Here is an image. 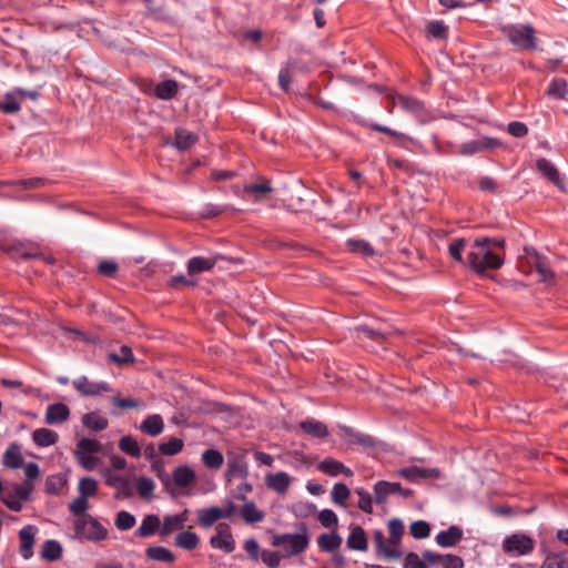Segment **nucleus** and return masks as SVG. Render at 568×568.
I'll use <instances>...</instances> for the list:
<instances>
[{"label": "nucleus", "mask_w": 568, "mask_h": 568, "mask_svg": "<svg viewBox=\"0 0 568 568\" xmlns=\"http://www.w3.org/2000/svg\"><path fill=\"white\" fill-rule=\"evenodd\" d=\"M89 509V501L84 497H77L72 500V503L69 505V510L71 514L77 516L78 518L88 515L87 510Z\"/></svg>", "instance_id": "obj_52"}, {"label": "nucleus", "mask_w": 568, "mask_h": 568, "mask_svg": "<svg viewBox=\"0 0 568 568\" xmlns=\"http://www.w3.org/2000/svg\"><path fill=\"white\" fill-rule=\"evenodd\" d=\"M70 417V409L65 404L55 403L47 407L44 420L48 425H58L68 420Z\"/></svg>", "instance_id": "obj_16"}, {"label": "nucleus", "mask_w": 568, "mask_h": 568, "mask_svg": "<svg viewBox=\"0 0 568 568\" xmlns=\"http://www.w3.org/2000/svg\"><path fill=\"white\" fill-rule=\"evenodd\" d=\"M138 494L143 499H151L155 489V483L150 477H139L135 483Z\"/></svg>", "instance_id": "obj_37"}, {"label": "nucleus", "mask_w": 568, "mask_h": 568, "mask_svg": "<svg viewBox=\"0 0 568 568\" xmlns=\"http://www.w3.org/2000/svg\"><path fill=\"white\" fill-rule=\"evenodd\" d=\"M139 429L151 437L161 435L164 430V422L161 415H149L141 424Z\"/></svg>", "instance_id": "obj_21"}, {"label": "nucleus", "mask_w": 568, "mask_h": 568, "mask_svg": "<svg viewBox=\"0 0 568 568\" xmlns=\"http://www.w3.org/2000/svg\"><path fill=\"white\" fill-rule=\"evenodd\" d=\"M63 485L64 480L60 475L50 476L45 481V490L50 494H57Z\"/></svg>", "instance_id": "obj_61"}, {"label": "nucleus", "mask_w": 568, "mask_h": 568, "mask_svg": "<svg viewBox=\"0 0 568 568\" xmlns=\"http://www.w3.org/2000/svg\"><path fill=\"white\" fill-rule=\"evenodd\" d=\"M317 519L322 524V526L326 528L336 527L338 523L336 514L331 509L321 510L318 513Z\"/></svg>", "instance_id": "obj_57"}, {"label": "nucleus", "mask_w": 568, "mask_h": 568, "mask_svg": "<svg viewBox=\"0 0 568 568\" xmlns=\"http://www.w3.org/2000/svg\"><path fill=\"white\" fill-rule=\"evenodd\" d=\"M179 84L174 80H164L156 84L154 93L161 100H171L178 93Z\"/></svg>", "instance_id": "obj_31"}, {"label": "nucleus", "mask_w": 568, "mask_h": 568, "mask_svg": "<svg viewBox=\"0 0 568 568\" xmlns=\"http://www.w3.org/2000/svg\"><path fill=\"white\" fill-rule=\"evenodd\" d=\"M346 542L349 549L365 551L367 549L365 530L359 526L353 527Z\"/></svg>", "instance_id": "obj_24"}, {"label": "nucleus", "mask_w": 568, "mask_h": 568, "mask_svg": "<svg viewBox=\"0 0 568 568\" xmlns=\"http://www.w3.org/2000/svg\"><path fill=\"white\" fill-rule=\"evenodd\" d=\"M404 568H427V565L423 557L420 558L417 554L409 552L405 557Z\"/></svg>", "instance_id": "obj_60"}, {"label": "nucleus", "mask_w": 568, "mask_h": 568, "mask_svg": "<svg viewBox=\"0 0 568 568\" xmlns=\"http://www.w3.org/2000/svg\"><path fill=\"white\" fill-rule=\"evenodd\" d=\"M526 257L532 260L535 268L540 276V281L545 283H552L555 274L550 270L547 258L540 255L534 247H526Z\"/></svg>", "instance_id": "obj_11"}, {"label": "nucleus", "mask_w": 568, "mask_h": 568, "mask_svg": "<svg viewBox=\"0 0 568 568\" xmlns=\"http://www.w3.org/2000/svg\"><path fill=\"white\" fill-rule=\"evenodd\" d=\"M390 494H399L405 498H409L413 491L408 488H403L398 483L386 480H379L374 485V499L377 504H385Z\"/></svg>", "instance_id": "obj_7"}, {"label": "nucleus", "mask_w": 568, "mask_h": 568, "mask_svg": "<svg viewBox=\"0 0 568 568\" xmlns=\"http://www.w3.org/2000/svg\"><path fill=\"white\" fill-rule=\"evenodd\" d=\"M73 527L75 537L88 541H101L108 537V529L91 515L77 518Z\"/></svg>", "instance_id": "obj_2"}, {"label": "nucleus", "mask_w": 568, "mask_h": 568, "mask_svg": "<svg viewBox=\"0 0 568 568\" xmlns=\"http://www.w3.org/2000/svg\"><path fill=\"white\" fill-rule=\"evenodd\" d=\"M342 537L336 534L335 531L329 534H322L317 538V545L321 548V550L325 552H333L336 549H338L342 545Z\"/></svg>", "instance_id": "obj_29"}, {"label": "nucleus", "mask_w": 568, "mask_h": 568, "mask_svg": "<svg viewBox=\"0 0 568 568\" xmlns=\"http://www.w3.org/2000/svg\"><path fill=\"white\" fill-rule=\"evenodd\" d=\"M346 246L349 251L361 253L365 256H372L375 253L372 245L364 240L349 239L346 241Z\"/></svg>", "instance_id": "obj_40"}, {"label": "nucleus", "mask_w": 568, "mask_h": 568, "mask_svg": "<svg viewBox=\"0 0 568 568\" xmlns=\"http://www.w3.org/2000/svg\"><path fill=\"white\" fill-rule=\"evenodd\" d=\"M300 426L305 433L315 438H324L328 435L326 425L315 419L303 420Z\"/></svg>", "instance_id": "obj_30"}, {"label": "nucleus", "mask_w": 568, "mask_h": 568, "mask_svg": "<svg viewBox=\"0 0 568 568\" xmlns=\"http://www.w3.org/2000/svg\"><path fill=\"white\" fill-rule=\"evenodd\" d=\"M196 514L197 525L204 528L212 527L216 521L222 519V511L220 510V507L216 506L199 509Z\"/></svg>", "instance_id": "obj_22"}, {"label": "nucleus", "mask_w": 568, "mask_h": 568, "mask_svg": "<svg viewBox=\"0 0 568 568\" xmlns=\"http://www.w3.org/2000/svg\"><path fill=\"white\" fill-rule=\"evenodd\" d=\"M395 105H399L404 111L413 114L418 121L426 122L428 114L424 103L415 98L397 94L393 98Z\"/></svg>", "instance_id": "obj_10"}, {"label": "nucleus", "mask_w": 568, "mask_h": 568, "mask_svg": "<svg viewBox=\"0 0 568 568\" xmlns=\"http://www.w3.org/2000/svg\"><path fill=\"white\" fill-rule=\"evenodd\" d=\"M508 133L515 138H523L528 133V128L525 123L514 121L508 124Z\"/></svg>", "instance_id": "obj_63"}, {"label": "nucleus", "mask_w": 568, "mask_h": 568, "mask_svg": "<svg viewBox=\"0 0 568 568\" xmlns=\"http://www.w3.org/2000/svg\"><path fill=\"white\" fill-rule=\"evenodd\" d=\"M540 568H568V558L564 554H548Z\"/></svg>", "instance_id": "obj_45"}, {"label": "nucleus", "mask_w": 568, "mask_h": 568, "mask_svg": "<svg viewBox=\"0 0 568 568\" xmlns=\"http://www.w3.org/2000/svg\"><path fill=\"white\" fill-rule=\"evenodd\" d=\"M135 523H136L135 517L126 510H120L116 514V517L114 520L115 527L121 531H125V530L133 528Z\"/></svg>", "instance_id": "obj_41"}, {"label": "nucleus", "mask_w": 568, "mask_h": 568, "mask_svg": "<svg viewBox=\"0 0 568 568\" xmlns=\"http://www.w3.org/2000/svg\"><path fill=\"white\" fill-rule=\"evenodd\" d=\"M196 141L194 134L184 129H179L175 132V145L180 150H187Z\"/></svg>", "instance_id": "obj_42"}, {"label": "nucleus", "mask_w": 568, "mask_h": 568, "mask_svg": "<svg viewBox=\"0 0 568 568\" xmlns=\"http://www.w3.org/2000/svg\"><path fill=\"white\" fill-rule=\"evenodd\" d=\"M101 475L105 484L115 489L116 498H130L133 496V489L130 478L122 471H114V469L101 468Z\"/></svg>", "instance_id": "obj_6"}, {"label": "nucleus", "mask_w": 568, "mask_h": 568, "mask_svg": "<svg viewBox=\"0 0 568 568\" xmlns=\"http://www.w3.org/2000/svg\"><path fill=\"white\" fill-rule=\"evenodd\" d=\"M443 568H464V561L459 556L456 555H444L442 560Z\"/></svg>", "instance_id": "obj_64"}, {"label": "nucleus", "mask_w": 568, "mask_h": 568, "mask_svg": "<svg viewBox=\"0 0 568 568\" xmlns=\"http://www.w3.org/2000/svg\"><path fill=\"white\" fill-rule=\"evenodd\" d=\"M409 532L415 539H424L429 536L430 526L425 520H416L410 524Z\"/></svg>", "instance_id": "obj_48"}, {"label": "nucleus", "mask_w": 568, "mask_h": 568, "mask_svg": "<svg viewBox=\"0 0 568 568\" xmlns=\"http://www.w3.org/2000/svg\"><path fill=\"white\" fill-rule=\"evenodd\" d=\"M262 561L270 568H277L281 562V557L275 551L263 550L261 554Z\"/></svg>", "instance_id": "obj_62"}, {"label": "nucleus", "mask_w": 568, "mask_h": 568, "mask_svg": "<svg viewBox=\"0 0 568 568\" xmlns=\"http://www.w3.org/2000/svg\"><path fill=\"white\" fill-rule=\"evenodd\" d=\"M548 95L555 99H565L567 93V82L562 78L554 79L547 90Z\"/></svg>", "instance_id": "obj_46"}, {"label": "nucleus", "mask_w": 568, "mask_h": 568, "mask_svg": "<svg viewBox=\"0 0 568 568\" xmlns=\"http://www.w3.org/2000/svg\"><path fill=\"white\" fill-rule=\"evenodd\" d=\"M241 516L246 524L260 523L264 519V514L257 509L253 501L244 504Z\"/></svg>", "instance_id": "obj_34"}, {"label": "nucleus", "mask_w": 568, "mask_h": 568, "mask_svg": "<svg viewBox=\"0 0 568 568\" xmlns=\"http://www.w3.org/2000/svg\"><path fill=\"white\" fill-rule=\"evenodd\" d=\"M272 545L285 550L286 557L302 554L308 546L306 534H283L275 535L272 538Z\"/></svg>", "instance_id": "obj_4"}, {"label": "nucleus", "mask_w": 568, "mask_h": 568, "mask_svg": "<svg viewBox=\"0 0 568 568\" xmlns=\"http://www.w3.org/2000/svg\"><path fill=\"white\" fill-rule=\"evenodd\" d=\"M271 186L268 181H263L261 183L246 184L244 186V192L256 194L257 196H263L266 193L271 192Z\"/></svg>", "instance_id": "obj_58"}, {"label": "nucleus", "mask_w": 568, "mask_h": 568, "mask_svg": "<svg viewBox=\"0 0 568 568\" xmlns=\"http://www.w3.org/2000/svg\"><path fill=\"white\" fill-rule=\"evenodd\" d=\"M536 542L525 532H514L506 536L501 542V550L509 557H521L531 554Z\"/></svg>", "instance_id": "obj_3"}, {"label": "nucleus", "mask_w": 568, "mask_h": 568, "mask_svg": "<svg viewBox=\"0 0 568 568\" xmlns=\"http://www.w3.org/2000/svg\"><path fill=\"white\" fill-rule=\"evenodd\" d=\"M73 387L85 397L98 396L102 393L110 392V385L106 382H93L87 376H79L72 381Z\"/></svg>", "instance_id": "obj_8"}, {"label": "nucleus", "mask_w": 568, "mask_h": 568, "mask_svg": "<svg viewBox=\"0 0 568 568\" xmlns=\"http://www.w3.org/2000/svg\"><path fill=\"white\" fill-rule=\"evenodd\" d=\"M148 558L155 561L161 562H172L174 560V555L171 550L162 546H152L149 547L145 551Z\"/></svg>", "instance_id": "obj_33"}, {"label": "nucleus", "mask_w": 568, "mask_h": 568, "mask_svg": "<svg viewBox=\"0 0 568 568\" xmlns=\"http://www.w3.org/2000/svg\"><path fill=\"white\" fill-rule=\"evenodd\" d=\"M38 528L33 525H27L19 531L20 539V554L24 559H30L33 556L34 536Z\"/></svg>", "instance_id": "obj_12"}, {"label": "nucleus", "mask_w": 568, "mask_h": 568, "mask_svg": "<svg viewBox=\"0 0 568 568\" xmlns=\"http://www.w3.org/2000/svg\"><path fill=\"white\" fill-rule=\"evenodd\" d=\"M466 241L464 239H455L448 245V253L450 257L457 262L463 263V251L465 250Z\"/></svg>", "instance_id": "obj_53"}, {"label": "nucleus", "mask_w": 568, "mask_h": 568, "mask_svg": "<svg viewBox=\"0 0 568 568\" xmlns=\"http://www.w3.org/2000/svg\"><path fill=\"white\" fill-rule=\"evenodd\" d=\"M172 478L178 487H187L195 480V473L189 466H179L173 470Z\"/></svg>", "instance_id": "obj_27"}, {"label": "nucleus", "mask_w": 568, "mask_h": 568, "mask_svg": "<svg viewBox=\"0 0 568 568\" xmlns=\"http://www.w3.org/2000/svg\"><path fill=\"white\" fill-rule=\"evenodd\" d=\"M32 439L39 447H49L58 442L59 435L51 429L39 428L33 432Z\"/></svg>", "instance_id": "obj_26"}, {"label": "nucleus", "mask_w": 568, "mask_h": 568, "mask_svg": "<svg viewBox=\"0 0 568 568\" xmlns=\"http://www.w3.org/2000/svg\"><path fill=\"white\" fill-rule=\"evenodd\" d=\"M17 91L6 95L4 101L1 103V109L6 113H14L20 110V100L18 99Z\"/></svg>", "instance_id": "obj_55"}, {"label": "nucleus", "mask_w": 568, "mask_h": 568, "mask_svg": "<svg viewBox=\"0 0 568 568\" xmlns=\"http://www.w3.org/2000/svg\"><path fill=\"white\" fill-rule=\"evenodd\" d=\"M389 539L388 544L392 548H398L400 538L404 534V525L399 519H392L388 523Z\"/></svg>", "instance_id": "obj_36"}, {"label": "nucleus", "mask_w": 568, "mask_h": 568, "mask_svg": "<svg viewBox=\"0 0 568 568\" xmlns=\"http://www.w3.org/2000/svg\"><path fill=\"white\" fill-rule=\"evenodd\" d=\"M509 41L521 49H535V30L529 24H510L503 29Z\"/></svg>", "instance_id": "obj_5"}, {"label": "nucleus", "mask_w": 568, "mask_h": 568, "mask_svg": "<svg viewBox=\"0 0 568 568\" xmlns=\"http://www.w3.org/2000/svg\"><path fill=\"white\" fill-rule=\"evenodd\" d=\"M202 460L209 468L219 469L224 463V457L222 453L216 449H206L202 454Z\"/></svg>", "instance_id": "obj_38"}, {"label": "nucleus", "mask_w": 568, "mask_h": 568, "mask_svg": "<svg viewBox=\"0 0 568 568\" xmlns=\"http://www.w3.org/2000/svg\"><path fill=\"white\" fill-rule=\"evenodd\" d=\"M318 470L322 473L336 477L338 475H344L346 477L353 476V470L345 466L342 462L334 459L332 457L324 458L318 465Z\"/></svg>", "instance_id": "obj_13"}, {"label": "nucleus", "mask_w": 568, "mask_h": 568, "mask_svg": "<svg viewBox=\"0 0 568 568\" xmlns=\"http://www.w3.org/2000/svg\"><path fill=\"white\" fill-rule=\"evenodd\" d=\"M160 518L158 515H146L140 527L135 530V535L142 538L153 535L160 528Z\"/></svg>", "instance_id": "obj_25"}, {"label": "nucleus", "mask_w": 568, "mask_h": 568, "mask_svg": "<svg viewBox=\"0 0 568 568\" xmlns=\"http://www.w3.org/2000/svg\"><path fill=\"white\" fill-rule=\"evenodd\" d=\"M463 530L458 526H450L448 529L439 531L435 540L438 546L444 548L454 547L463 539Z\"/></svg>", "instance_id": "obj_17"}, {"label": "nucleus", "mask_w": 568, "mask_h": 568, "mask_svg": "<svg viewBox=\"0 0 568 568\" xmlns=\"http://www.w3.org/2000/svg\"><path fill=\"white\" fill-rule=\"evenodd\" d=\"M119 448L133 457L141 455V449L138 442L132 436H123L119 442Z\"/></svg>", "instance_id": "obj_43"}, {"label": "nucleus", "mask_w": 568, "mask_h": 568, "mask_svg": "<svg viewBox=\"0 0 568 568\" xmlns=\"http://www.w3.org/2000/svg\"><path fill=\"white\" fill-rule=\"evenodd\" d=\"M373 539L376 551L382 554L386 559H398L402 557L403 552L398 548H392L389 544H386L383 531L375 530Z\"/></svg>", "instance_id": "obj_18"}, {"label": "nucleus", "mask_w": 568, "mask_h": 568, "mask_svg": "<svg viewBox=\"0 0 568 568\" xmlns=\"http://www.w3.org/2000/svg\"><path fill=\"white\" fill-rule=\"evenodd\" d=\"M349 495L351 491L348 487L343 483L335 484L331 491L332 500L337 505H344V503L348 499Z\"/></svg>", "instance_id": "obj_47"}, {"label": "nucleus", "mask_w": 568, "mask_h": 568, "mask_svg": "<svg viewBox=\"0 0 568 568\" xmlns=\"http://www.w3.org/2000/svg\"><path fill=\"white\" fill-rule=\"evenodd\" d=\"M181 519L179 517L166 516L163 520L162 527L160 529L161 536H168L175 530L182 529Z\"/></svg>", "instance_id": "obj_51"}, {"label": "nucleus", "mask_w": 568, "mask_h": 568, "mask_svg": "<svg viewBox=\"0 0 568 568\" xmlns=\"http://www.w3.org/2000/svg\"><path fill=\"white\" fill-rule=\"evenodd\" d=\"M398 475L409 481H416L420 478H438L439 470L436 468H422L418 466L404 467L398 470Z\"/></svg>", "instance_id": "obj_15"}, {"label": "nucleus", "mask_w": 568, "mask_h": 568, "mask_svg": "<svg viewBox=\"0 0 568 568\" xmlns=\"http://www.w3.org/2000/svg\"><path fill=\"white\" fill-rule=\"evenodd\" d=\"M111 404L119 408H143L144 404L142 400L134 398H121L114 396L111 398Z\"/></svg>", "instance_id": "obj_56"}, {"label": "nucleus", "mask_w": 568, "mask_h": 568, "mask_svg": "<svg viewBox=\"0 0 568 568\" xmlns=\"http://www.w3.org/2000/svg\"><path fill=\"white\" fill-rule=\"evenodd\" d=\"M93 455L94 454H89V453H83V452H75V456L78 458V462L87 470H93L95 465H97V459H95V457Z\"/></svg>", "instance_id": "obj_59"}, {"label": "nucleus", "mask_w": 568, "mask_h": 568, "mask_svg": "<svg viewBox=\"0 0 568 568\" xmlns=\"http://www.w3.org/2000/svg\"><path fill=\"white\" fill-rule=\"evenodd\" d=\"M216 535L210 539V545L213 548L221 549L227 554L234 551L235 540L232 536L231 528L225 523H220L215 527Z\"/></svg>", "instance_id": "obj_9"}, {"label": "nucleus", "mask_w": 568, "mask_h": 568, "mask_svg": "<svg viewBox=\"0 0 568 568\" xmlns=\"http://www.w3.org/2000/svg\"><path fill=\"white\" fill-rule=\"evenodd\" d=\"M504 246L503 239L478 237L474 241L467 253L466 264L471 271L483 274L487 270H497L504 260L495 247Z\"/></svg>", "instance_id": "obj_1"}, {"label": "nucleus", "mask_w": 568, "mask_h": 568, "mask_svg": "<svg viewBox=\"0 0 568 568\" xmlns=\"http://www.w3.org/2000/svg\"><path fill=\"white\" fill-rule=\"evenodd\" d=\"M199 541L200 540L197 535L192 531H182L175 537L176 546L186 550L195 549L199 545Z\"/></svg>", "instance_id": "obj_35"}, {"label": "nucleus", "mask_w": 568, "mask_h": 568, "mask_svg": "<svg viewBox=\"0 0 568 568\" xmlns=\"http://www.w3.org/2000/svg\"><path fill=\"white\" fill-rule=\"evenodd\" d=\"M109 358L118 364H128L133 361V354L129 346L123 345L118 352L110 353Z\"/></svg>", "instance_id": "obj_49"}, {"label": "nucleus", "mask_w": 568, "mask_h": 568, "mask_svg": "<svg viewBox=\"0 0 568 568\" xmlns=\"http://www.w3.org/2000/svg\"><path fill=\"white\" fill-rule=\"evenodd\" d=\"M292 483L291 476L285 471L275 474H267L265 476V485L268 489L274 490L280 495L286 494Z\"/></svg>", "instance_id": "obj_14"}, {"label": "nucleus", "mask_w": 568, "mask_h": 568, "mask_svg": "<svg viewBox=\"0 0 568 568\" xmlns=\"http://www.w3.org/2000/svg\"><path fill=\"white\" fill-rule=\"evenodd\" d=\"M81 497L89 498L95 495L98 490V481L91 477L81 478L78 485Z\"/></svg>", "instance_id": "obj_44"}, {"label": "nucleus", "mask_w": 568, "mask_h": 568, "mask_svg": "<svg viewBox=\"0 0 568 568\" xmlns=\"http://www.w3.org/2000/svg\"><path fill=\"white\" fill-rule=\"evenodd\" d=\"M102 449V445L97 439L82 438L77 445V452H83L89 454L99 453Z\"/></svg>", "instance_id": "obj_54"}, {"label": "nucleus", "mask_w": 568, "mask_h": 568, "mask_svg": "<svg viewBox=\"0 0 568 568\" xmlns=\"http://www.w3.org/2000/svg\"><path fill=\"white\" fill-rule=\"evenodd\" d=\"M538 171L559 189H564V181L556 166L547 159L540 158L536 161Z\"/></svg>", "instance_id": "obj_20"}, {"label": "nucleus", "mask_w": 568, "mask_h": 568, "mask_svg": "<svg viewBox=\"0 0 568 568\" xmlns=\"http://www.w3.org/2000/svg\"><path fill=\"white\" fill-rule=\"evenodd\" d=\"M219 260V256H212V257H202V256H195L189 260L187 262V273L189 275H196L204 272H207L212 270L216 262Z\"/></svg>", "instance_id": "obj_19"}, {"label": "nucleus", "mask_w": 568, "mask_h": 568, "mask_svg": "<svg viewBox=\"0 0 568 568\" xmlns=\"http://www.w3.org/2000/svg\"><path fill=\"white\" fill-rule=\"evenodd\" d=\"M23 457L20 446L16 443L10 444L2 456L3 466L11 469H17L21 467Z\"/></svg>", "instance_id": "obj_23"}, {"label": "nucleus", "mask_w": 568, "mask_h": 568, "mask_svg": "<svg viewBox=\"0 0 568 568\" xmlns=\"http://www.w3.org/2000/svg\"><path fill=\"white\" fill-rule=\"evenodd\" d=\"M62 556V546L53 539L47 540L41 549V557L49 561L58 560Z\"/></svg>", "instance_id": "obj_32"}, {"label": "nucleus", "mask_w": 568, "mask_h": 568, "mask_svg": "<svg viewBox=\"0 0 568 568\" xmlns=\"http://www.w3.org/2000/svg\"><path fill=\"white\" fill-rule=\"evenodd\" d=\"M82 424L91 430L100 432L109 426V420L99 413L92 412L82 416Z\"/></svg>", "instance_id": "obj_28"}, {"label": "nucleus", "mask_w": 568, "mask_h": 568, "mask_svg": "<svg viewBox=\"0 0 568 568\" xmlns=\"http://www.w3.org/2000/svg\"><path fill=\"white\" fill-rule=\"evenodd\" d=\"M184 443L182 439L172 437L168 442L159 445V452L165 456H174L183 449Z\"/></svg>", "instance_id": "obj_39"}, {"label": "nucleus", "mask_w": 568, "mask_h": 568, "mask_svg": "<svg viewBox=\"0 0 568 568\" xmlns=\"http://www.w3.org/2000/svg\"><path fill=\"white\" fill-rule=\"evenodd\" d=\"M355 493L358 495V508L366 514L373 513V498L364 488H357Z\"/></svg>", "instance_id": "obj_50"}]
</instances>
